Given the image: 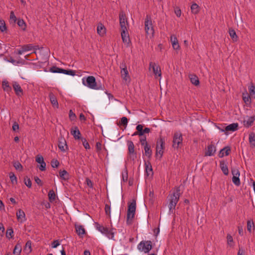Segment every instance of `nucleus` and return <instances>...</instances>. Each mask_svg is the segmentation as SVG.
Here are the masks:
<instances>
[{
    "mask_svg": "<svg viewBox=\"0 0 255 255\" xmlns=\"http://www.w3.org/2000/svg\"><path fill=\"white\" fill-rule=\"evenodd\" d=\"M180 189L179 187L175 188L173 193L171 194L168 199L169 201V212L173 213V210L175 209V206L179 199L180 196Z\"/></svg>",
    "mask_w": 255,
    "mask_h": 255,
    "instance_id": "1",
    "label": "nucleus"
},
{
    "mask_svg": "<svg viewBox=\"0 0 255 255\" xmlns=\"http://www.w3.org/2000/svg\"><path fill=\"white\" fill-rule=\"evenodd\" d=\"M136 210V200L133 199L132 202L128 204V208L127 215V223L128 225H131Z\"/></svg>",
    "mask_w": 255,
    "mask_h": 255,
    "instance_id": "2",
    "label": "nucleus"
},
{
    "mask_svg": "<svg viewBox=\"0 0 255 255\" xmlns=\"http://www.w3.org/2000/svg\"><path fill=\"white\" fill-rule=\"evenodd\" d=\"M137 249L144 253H148L152 249V242L151 241H142L138 245Z\"/></svg>",
    "mask_w": 255,
    "mask_h": 255,
    "instance_id": "3",
    "label": "nucleus"
},
{
    "mask_svg": "<svg viewBox=\"0 0 255 255\" xmlns=\"http://www.w3.org/2000/svg\"><path fill=\"white\" fill-rule=\"evenodd\" d=\"M145 30L147 35H151L152 37L154 34V29L150 16L147 15L144 21Z\"/></svg>",
    "mask_w": 255,
    "mask_h": 255,
    "instance_id": "4",
    "label": "nucleus"
},
{
    "mask_svg": "<svg viewBox=\"0 0 255 255\" xmlns=\"http://www.w3.org/2000/svg\"><path fill=\"white\" fill-rule=\"evenodd\" d=\"M182 133L177 132L174 133L173 139V147L178 148L180 145L182 144Z\"/></svg>",
    "mask_w": 255,
    "mask_h": 255,
    "instance_id": "5",
    "label": "nucleus"
},
{
    "mask_svg": "<svg viewBox=\"0 0 255 255\" xmlns=\"http://www.w3.org/2000/svg\"><path fill=\"white\" fill-rule=\"evenodd\" d=\"M97 229L102 234H105L107 237L109 238L113 239L114 237V233L112 230H109L108 228L98 225Z\"/></svg>",
    "mask_w": 255,
    "mask_h": 255,
    "instance_id": "6",
    "label": "nucleus"
},
{
    "mask_svg": "<svg viewBox=\"0 0 255 255\" xmlns=\"http://www.w3.org/2000/svg\"><path fill=\"white\" fill-rule=\"evenodd\" d=\"M83 83L84 85L87 86L88 87L92 89L97 88L96 79L94 76H88L86 79V82L84 79H83Z\"/></svg>",
    "mask_w": 255,
    "mask_h": 255,
    "instance_id": "7",
    "label": "nucleus"
},
{
    "mask_svg": "<svg viewBox=\"0 0 255 255\" xmlns=\"http://www.w3.org/2000/svg\"><path fill=\"white\" fill-rule=\"evenodd\" d=\"M232 173L233 174L232 181L237 186L241 184L240 180L239 178L240 172L238 169L232 168Z\"/></svg>",
    "mask_w": 255,
    "mask_h": 255,
    "instance_id": "8",
    "label": "nucleus"
},
{
    "mask_svg": "<svg viewBox=\"0 0 255 255\" xmlns=\"http://www.w3.org/2000/svg\"><path fill=\"white\" fill-rule=\"evenodd\" d=\"M238 124L233 123L225 127V129H221L222 131L225 132L226 134L228 131H235L238 129Z\"/></svg>",
    "mask_w": 255,
    "mask_h": 255,
    "instance_id": "9",
    "label": "nucleus"
},
{
    "mask_svg": "<svg viewBox=\"0 0 255 255\" xmlns=\"http://www.w3.org/2000/svg\"><path fill=\"white\" fill-rule=\"evenodd\" d=\"M58 147L62 151H65V149L64 146H66L67 148V145L65 139L62 136H61L58 138Z\"/></svg>",
    "mask_w": 255,
    "mask_h": 255,
    "instance_id": "10",
    "label": "nucleus"
},
{
    "mask_svg": "<svg viewBox=\"0 0 255 255\" xmlns=\"http://www.w3.org/2000/svg\"><path fill=\"white\" fill-rule=\"evenodd\" d=\"M149 68H152L153 73L155 75H158V76H161V72L160 68L158 66H156L155 63L150 62L149 63Z\"/></svg>",
    "mask_w": 255,
    "mask_h": 255,
    "instance_id": "11",
    "label": "nucleus"
},
{
    "mask_svg": "<svg viewBox=\"0 0 255 255\" xmlns=\"http://www.w3.org/2000/svg\"><path fill=\"white\" fill-rule=\"evenodd\" d=\"M231 151V147L229 146H226L221 149L219 153L218 156L219 157H223L224 155H229Z\"/></svg>",
    "mask_w": 255,
    "mask_h": 255,
    "instance_id": "12",
    "label": "nucleus"
},
{
    "mask_svg": "<svg viewBox=\"0 0 255 255\" xmlns=\"http://www.w3.org/2000/svg\"><path fill=\"white\" fill-rule=\"evenodd\" d=\"M71 133L75 139H81V132L77 127H75L71 129Z\"/></svg>",
    "mask_w": 255,
    "mask_h": 255,
    "instance_id": "13",
    "label": "nucleus"
},
{
    "mask_svg": "<svg viewBox=\"0 0 255 255\" xmlns=\"http://www.w3.org/2000/svg\"><path fill=\"white\" fill-rule=\"evenodd\" d=\"M121 36L124 42H128L129 41V34L127 28L121 29Z\"/></svg>",
    "mask_w": 255,
    "mask_h": 255,
    "instance_id": "14",
    "label": "nucleus"
},
{
    "mask_svg": "<svg viewBox=\"0 0 255 255\" xmlns=\"http://www.w3.org/2000/svg\"><path fill=\"white\" fill-rule=\"evenodd\" d=\"M216 147L211 144L208 146V150L205 153V156H212L216 152Z\"/></svg>",
    "mask_w": 255,
    "mask_h": 255,
    "instance_id": "15",
    "label": "nucleus"
},
{
    "mask_svg": "<svg viewBox=\"0 0 255 255\" xmlns=\"http://www.w3.org/2000/svg\"><path fill=\"white\" fill-rule=\"evenodd\" d=\"M121 75L124 80L126 81H128V82H130V77L128 76V72L127 70V67L125 66L124 68H122L121 70Z\"/></svg>",
    "mask_w": 255,
    "mask_h": 255,
    "instance_id": "16",
    "label": "nucleus"
},
{
    "mask_svg": "<svg viewBox=\"0 0 255 255\" xmlns=\"http://www.w3.org/2000/svg\"><path fill=\"white\" fill-rule=\"evenodd\" d=\"M12 86L16 95L20 96L23 95V90L17 82H14Z\"/></svg>",
    "mask_w": 255,
    "mask_h": 255,
    "instance_id": "17",
    "label": "nucleus"
},
{
    "mask_svg": "<svg viewBox=\"0 0 255 255\" xmlns=\"http://www.w3.org/2000/svg\"><path fill=\"white\" fill-rule=\"evenodd\" d=\"M49 97L51 104L54 107H58V103L56 96L53 93L50 92L49 94Z\"/></svg>",
    "mask_w": 255,
    "mask_h": 255,
    "instance_id": "18",
    "label": "nucleus"
},
{
    "mask_svg": "<svg viewBox=\"0 0 255 255\" xmlns=\"http://www.w3.org/2000/svg\"><path fill=\"white\" fill-rule=\"evenodd\" d=\"M75 226L76 233L78 236L82 237L83 235L85 234L86 231L83 226L75 225Z\"/></svg>",
    "mask_w": 255,
    "mask_h": 255,
    "instance_id": "19",
    "label": "nucleus"
},
{
    "mask_svg": "<svg viewBox=\"0 0 255 255\" xmlns=\"http://www.w3.org/2000/svg\"><path fill=\"white\" fill-rule=\"evenodd\" d=\"M171 42L172 43V47L174 49L178 50L180 48V46L178 44L177 39L175 36H171L170 37Z\"/></svg>",
    "mask_w": 255,
    "mask_h": 255,
    "instance_id": "20",
    "label": "nucleus"
},
{
    "mask_svg": "<svg viewBox=\"0 0 255 255\" xmlns=\"http://www.w3.org/2000/svg\"><path fill=\"white\" fill-rule=\"evenodd\" d=\"M220 166L223 173L226 175H228V168L226 162L222 160L220 162Z\"/></svg>",
    "mask_w": 255,
    "mask_h": 255,
    "instance_id": "21",
    "label": "nucleus"
},
{
    "mask_svg": "<svg viewBox=\"0 0 255 255\" xmlns=\"http://www.w3.org/2000/svg\"><path fill=\"white\" fill-rule=\"evenodd\" d=\"M190 82L195 86H198L200 84V82L198 77L194 74H190L189 76Z\"/></svg>",
    "mask_w": 255,
    "mask_h": 255,
    "instance_id": "22",
    "label": "nucleus"
},
{
    "mask_svg": "<svg viewBox=\"0 0 255 255\" xmlns=\"http://www.w3.org/2000/svg\"><path fill=\"white\" fill-rule=\"evenodd\" d=\"M97 32L101 35L103 36L106 33V28L103 24L99 23L97 26Z\"/></svg>",
    "mask_w": 255,
    "mask_h": 255,
    "instance_id": "23",
    "label": "nucleus"
},
{
    "mask_svg": "<svg viewBox=\"0 0 255 255\" xmlns=\"http://www.w3.org/2000/svg\"><path fill=\"white\" fill-rule=\"evenodd\" d=\"M59 176L62 179L67 180L69 179V174L65 170H60L59 171Z\"/></svg>",
    "mask_w": 255,
    "mask_h": 255,
    "instance_id": "24",
    "label": "nucleus"
},
{
    "mask_svg": "<svg viewBox=\"0 0 255 255\" xmlns=\"http://www.w3.org/2000/svg\"><path fill=\"white\" fill-rule=\"evenodd\" d=\"M144 149L145 151V155L150 158L152 155V150L151 149L150 145L146 144L144 146Z\"/></svg>",
    "mask_w": 255,
    "mask_h": 255,
    "instance_id": "25",
    "label": "nucleus"
},
{
    "mask_svg": "<svg viewBox=\"0 0 255 255\" xmlns=\"http://www.w3.org/2000/svg\"><path fill=\"white\" fill-rule=\"evenodd\" d=\"M255 120V117H254V116L250 117L248 119L247 121H244V126L247 128L251 127L253 125Z\"/></svg>",
    "mask_w": 255,
    "mask_h": 255,
    "instance_id": "26",
    "label": "nucleus"
},
{
    "mask_svg": "<svg viewBox=\"0 0 255 255\" xmlns=\"http://www.w3.org/2000/svg\"><path fill=\"white\" fill-rule=\"evenodd\" d=\"M21 252V246L20 244L17 243L14 247L13 254L14 255H20Z\"/></svg>",
    "mask_w": 255,
    "mask_h": 255,
    "instance_id": "27",
    "label": "nucleus"
},
{
    "mask_svg": "<svg viewBox=\"0 0 255 255\" xmlns=\"http://www.w3.org/2000/svg\"><path fill=\"white\" fill-rule=\"evenodd\" d=\"M164 138L160 137L156 143V147H158L159 149H164Z\"/></svg>",
    "mask_w": 255,
    "mask_h": 255,
    "instance_id": "28",
    "label": "nucleus"
},
{
    "mask_svg": "<svg viewBox=\"0 0 255 255\" xmlns=\"http://www.w3.org/2000/svg\"><path fill=\"white\" fill-rule=\"evenodd\" d=\"M145 171H146L147 176H149V175L150 174L149 173V172H151V174H153L152 168V166H151V163H150V162L148 161L147 162H145Z\"/></svg>",
    "mask_w": 255,
    "mask_h": 255,
    "instance_id": "29",
    "label": "nucleus"
},
{
    "mask_svg": "<svg viewBox=\"0 0 255 255\" xmlns=\"http://www.w3.org/2000/svg\"><path fill=\"white\" fill-rule=\"evenodd\" d=\"M48 198L50 202H53L54 201H55L56 199V194L54 192V191L53 190H51L49 191L48 194Z\"/></svg>",
    "mask_w": 255,
    "mask_h": 255,
    "instance_id": "30",
    "label": "nucleus"
},
{
    "mask_svg": "<svg viewBox=\"0 0 255 255\" xmlns=\"http://www.w3.org/2000/svg\"><path fill=\"white\" fill-rule=\"evenodd\" d=\"M128 153H133L134 152H136L134 150V146L132 141H128Z\"/></svg>",
    "mask_w": 255,
    "mask_h": 255,
    "instance_id": "31",
    "label": "nucleus"
},
{
    "mask_svg": "<svg viewBox=\"0 0 255 255\" xmlns=\"http://www.w3.org/2000/svg\"><path fill=\"white\" fill-rule=\"evenodd\" d=\"M0 30L1 32H7V27L3 19H0Z\"/></svg>",
    "mask_w": 255,
    "mask_h": 255,
    "instance_id": "32",
    "label": "nucleus"
},
{
    "mask_svg": "<svg viewBox=\"0 0 255 255\" xmlns=\"http://www.w3.org/2000/svg\"><path fill=\"white\" fill-rule=\"evenodd\" d=\"M229 34L230 36H231V37L232 38V40L234 41H237L238 37L234 29L230 28L229 29Z\"/></svg>",
    "mask_w": 255,
    "mask_h": 255,
    "instance_id": "33",
    "label": "nucleus"
},
{
    "mask_svg": "<svg viewBox=\"0 0 255 255\" xmlns=\"http://www.w3.org/2000/svg\"><path fill=\"white\" fill-rule=\"evenodd\" d=\"M24 251L26 252L27 254H29L31 253V242L30 241H28L25 244V248L24 249Z\"/></svg>",
    "mask_w": 255,
    "mask_h": 255,
    "instance_id": "34",
    "label": "nucleus"
},
{
    "mask_svg": "<svg viewBox=\"0 0 255 255\" xmlns=\"http://www.w3.org/2000/svg\"><path fill=\"white\" fill-rule=\"evenodd\" d=\"M191 11L194 14H197L199 11V6L196 3H193L191 6Z\"/></svg>",
    "mask_w": 255,
    "mask_h": 255,
    "instance_id": "35",
    "label": "nucleus"
},
{
    "mask_svg": "<svg viewBox=\"0 0 255 255\" xmlns=\"http://www.w3.org/2000/svg\"><path fill=\"white\" fill-rule=\"evenodd\" d=\"M2 86L4 91L9 92L11 90V88L9 86V83L7 81H2Z\"/></svg>",
    "mask_w": 255,
    "mask_h": 255,
    "instance_id": "36",
    "label": "nucleus"
},
{
    "mask_svg": "<svg viewBox=\"0 0 255 255\" xmlns=\"http://www.w3.org/2000/svg\"><path fill=\"white\" fill-rule=\"evenodd\" d=\"M25 213L22 210L19 209L17 211L16 217L18 220H19L20 219H22V218H24V220H25Z\"/></svg>",
    "mask_w": 255,
    "mask_h": 255,
    "instance_id": "37",
    "label": "nucleus"
},
{
    "mask_svg": "<svg viewBox=\"0 0 255 255\" xmlns=\"http://www.w3.org/2000/svg\"><path fill=\"white\" fill-rule=\"evenodd\" d=\"M143 126L142 125H138L136 127V129L137 131L138 135L140 136H144V132L143 130Z\"/></svg>",
    "mask_w": 255,
    "mask_h": 255,
    "instance_id": "38",
    "label": "nucleus"
},
{
    "mask_svg": "<svg viewBox=\"0 0 255 255\" xmlns=\"http://www.w3.org/2000/svg\"><path fill=\"white\" fill-rule=\"evenodd\" d=\"M119 18H120V22H126L127 24L128 25V22L127 21L126 14L123 11H122L120 13Z\"/></svg>",
    "mask_w": 255,
    "mask_h": 255,
    "instance_id": "39",
    "label": "nucleus"
},
{
    "mask_svg": "<svg viewBox=\"0 0 255 255\" xmlns=\"http://www.w3.org/2000/svg\"><path fill=\"white\" fill-rule=\"evenodd\" d=\"M9 178L11 181V182L12 184H16L17 182V178L14 173L11 172L9 173Z\"/></svg>",
    "mask_w": 255,
    "mask_h": 255,
    "instance_id": "40",
    "label": "nucleus"
},
{
    "mask_svg": "<svg viewBox=\"0 0 255 255\" xmlns=\"http://www.w3.org/2000/svg\"><path fill=\"white\" fill-rule=\"evenodd\" d=\"M249 141L252 146L255 147V134L251 132L249 135Z\"/></svg>",
    "mask_w": 255,
    "mask_h": 255,
    "instance_id": "41",
    "label": "nucleus"
},
{
    "mask_svg": "<svg viewBox=\"0 0 255 255\" xmlns=\"http://www.w3.org/2000/svg\"><path fill=\"white\" fill-rule=\"evenodd\" d=\"M18 25L23 30H25L26 28V24L24 21L22 19H18L17 22Z\"/></svg>",
    "mask_w": 255,
    "mask_h": 255,
    "instance_id": "42",
    "label": "nucleus"
},
{
    "mask_svg": "<svg viewBox=\"0 0 255 255\" xmlns=\"http://www.w3.org/2000/svg\"><path fill=\"white\" fill-rule=\"evenodd\" d=\"M62 68H58L56 66H52L50 68V71L52 73H62Z\"/></svg>",
    "mask_w": 255,
    "mask_h": 255,
    "instance_id": "43",
    "label": "nucleus"
},
{
    "mask_svg": "<svg viewBox=\"0 0 255 255\" xmlns=\"http://www.w3.org/2000/svg\"><path fill=\"white\" fill-rule=\"evenodd\" d=\"M243 99L245 103L248 104V103H251V98L249 95L247 94H243Z\"/></svg>",
    "mask_w": 255,
    "mask_h": 255,
    "instance_id": "44",
    "label": "nucleus"
},
{
    "mask_svg": "<svg viewBox=\"0 0 255 255\" xmlns=\"http://www.w3.org/2000/svg\"><path fill=\"white\" fill-rule=\"evenodd\" d=\"M62 73L71 76H74L75 75V71L73 70H66L63 69Z\"/></svg>",
    "mask_w": 255,
    "mask_h": 255,
    "instance_id": "45",
    "label": "nucleus"
},
{
    "mask_svg": "<svg viewBox=\"0 0 255 255\" xmlns=\"http://www.w3.org/2000/svg\"><path fill=\"white\" fill-rule=\"evenodd\" d=\"M13 165L16 170H22L23 167L19 161H14L13 162Z\"/></svg>",
    "mask_w": 255,
    "mask_h": 255,
    "instance_id": "46",
    "label": "nucleus"
},
{
    "mask_svg": "<svg viewBox=\"0 0 255 255\" xmlns=\"http://www.w3.org/2000/svg\"><path fill=\"white\" fill-rule=\"evenodd\" d=\"M51 165L53 168H57L59 165V162L56 159H53L51 161Z\"/></svg>",
    "mask_w": 255,
    "mask_h": 255,
    "instance_id": "47",
    "label": "nucleus"
},
{
    "mask_svg": "<svg viewBox=\"0 0 255 255\" xmlns=\"http://www.w3.org/2000/svg\"><path fill=\"white\" fill-rule=\"evenodd\" d=\"M122 178L124 181H127L128 179V173L127 167H125V171L122 173Z\"/></svg>",
    "mask_w": 255,
    "mask_h": 255,
    "instance_id": "48",
    "label": "nucleus"
},
{
    "mask_svg": "<svg viewBox=\"0 0 255 255\" xmlns=\"http://www.w3.org/2000/svg\"><path fill=\"white\" fill-rule=\"evenodd\" d=\"M128 119L127 117H124L121 118V124L123 125L125 128H126L128 125Z\"/></svg>",
    "mask_w": 255,
    "mask_h": 255,
    "instance_id": "49",
    "label": "nucleus"
},
{
    "mask_svg": "<svg viewBox=\"0 0 255 255\" xmlns=\"http://www.w3.org/2000/svg\"><path fill=\"white\" fill-rule=\"evenodd\" d=\"M24 184L25 185L28 187L31 188V181L30 178H28L27 177H26L24 178Z\"/></svg>",
    "mask_w": 255,
    "mask_h": 255,
    "instance_id": "50",
    "label": "nucleus"
},
{
    "mask_svg": "<svg viewBox=\"0 0 255 255\" xmlns=\"http://www.w3.org/2000/svg\"><path fill=\"white\" fill-rule=\"evenodd\" d=\"M22 47H23V49H24V51L25 52L32 50V48L33 47V46L32 45V44H29L24 45Z\"/></svg>",
    "mask_w": 255,
    "mask_h": 255,
    "instance_id": "51",
    "label": "nucleus"
},
{
    "mask_svg": "<svg viewBox=\"0 0 255 255\" xmlns=\"http://www.w3.org/2000/svg\"><path fill=\"white\" fill-rule=\"evenodd\" d=\"M16 17L14 15V12L11 11L10 13V21L14 23H15L16 21Z\"/></svg>",
    "mask_w": 255,
    "mask_h": 255,
    "instance_id": "52",
    "label": "nucleus"
},
{
    "mask_svg": "<svg viewBox=\"0 0 255 255\" xmlns=\"http://www.w3.org/2000/svg\"><path fill=\"white\" fill-rule=\"evenodd\" d=\"M81 140L83 142V145L86 149H89L90 148L89 143L87 140L84 138H81Z\"/></svg>",
    "mask_w": 255,
    "mask_h": 255,
    "instance_id": "53",
    "label": "nucleus"
},
{
    "mask_svg": "<svg viewBox=\"0 0 255 255\" xmlns=\"http://www.w3.org/2000/svg\"><path fill=\"white\" fill-rule=\"evenodd\" d=\"M13 233V229L11 228H8L7 229L6 236L7 238H9V236H10V238H12V234Z\"/></svg>",
    "mask_w": 255,
    "mask_h": 255,
    "instance_id": "54",
    "label": "nucleus"
},
{
    "mask_svg": "<svg viewBox=\"0 0 255 255\" xmlns=\"http://www.w3.org/2000/svg\"><path fill=\"white\" fill-rule=\"evenodd\" d=\"M254 227V224L253 221L251 222L250 220H248L247 222V230L249 232H251V228Z\"/></svg>",
    "mask_w": 255,
    "mask_h": 255,
    "instance_id": "55",
    "label": "nucleus"
},
{
    "mask_svg": "<svg viewBox=\"0 0 255 255\" xmlns=\"http://www.w3.org/2000/svg\"><path fill=\"white\" fill-rule=\"evenodd\" d=\"M105 212L107 215L110 217L111 214V207L108 204H106L105 208Z\"/></svg>",
    "mask_w": 255,
    "mask_h": 255,
    "instance_id": "56",
    "label": "nucleus"
},
{
    "mask_svg": "<svg viewBox=\"0 0 255 255\" xmlns=\"http://www.w3.org/2000/svg\"><path fill=\"white\" fill-rule=\"evenodd\" d=\"M140 142L142 145L144 146L146 144H148L146 141V137L145 136H143L140 138Z\"/></svg>",
    "mask_w": 255,
    "mask_h": 255,
    "instance_id": "57",
    "label": "nucleus"
},
{
    "mask_svg": "<svg viewBox=\"0 0 255 255\" xmlns=\"http://www.w3.org/2000/svg\"><path fill=\"white\" fill-rule=\"evenodd\" d=\"M35 160L37 162H38V163H40L41 162H42L43 161H44V159H43V157L42 155H37L36 156V159H35Z\"/></svg>",
    "mask_w": 255,
    "mask_h": 255,
    "instance_id": "58",
    "label": "nucleus"
},
{
    "mask_svg": "<svg viewBox=\"0 0 255 255\" xmlns=\"http://www.w3.org/2000/svg\"><path fill=\"white\" fill-rule=\"evenodd\" d=\"M174 12L177 17H180L181 16V11L179 7H176L174 8Z\"/></svg>",
    "mask_w": 255,
    "mask_h": 255,
    "instance_id": "59",
    "label": "nucleus"
},
{
    "mask_svg": "<svg viewBox=\"0 0 255 255\" xmlns=\"http://www.w3.org/2000/svg\"><path fill=\"white\" fill-rule=\"evenodd\" d=\"M40 165L39 167V169L40 170L43 171L46 170V163L44 161L40 163Z\"/></svg>",
    "mask_w": 255,
    "mask_h": 255,
    "instance_id": "60",
    "label": "nucleus"
},
{
    "mask_svg": "<svg viewBox=\"0 0 255 255\" xmlns=\"http://www.w3.org/2000/svg\"><path fill=\"white\" fill-rule=\"evenodd\" d=\"M156 155H157L158 154L160 155V158H161L163 153V149H159L158 147H156Z\"/></svg>",
    "mask_w": 255,
    "mask_h": 255,
    "instance_id": "61",
    "label": "nucleus"
},
{
    "mask_svg": "<svg viewBox=\"0 0 255 255\" xmlns=\"http://www.w3.org/2000/svg\"><path fill=\"white\" fill-rule=\"evenodd\" d=\"M129 159L132 161H134L137 157L136 156V152H134L133 153H128Z\"/></svg>",
    "mask_w": 255,
    "mask_h": 255,
    "instance_id": "62",
    "label": "nucleus"
},
{
    "mask_svg": "<svg viewBox=\"0 0 255 255\" xmlns=\"http://www.w3.org/2000/svg\"><path fill=\"white\" fill-rule=\"evenodd\" d=\"M249 92L251 95L255 94V87L254 85H252L249 88Z\"/></svg>",
    "mask_w": 255,
    "mask_h": 255,
    "instance_id": "63",
    "label": "nucleus"
},
{
    "mask_svg": "<svg viewBox=\"0 0 255 255\" xmlns=\"http://www.w3.org/2000/svg\"><path fill=\"white\" fill-rule=\"evenodd\" d=\"M69 118L71 120H74L76 118L75 114L71 110L69 111Z\"/></svg>",
    "mask_w": 255,
    "mask_h": 255,
    "instance_id": "64",
    "label": "nucleus"
}]
</instances>
